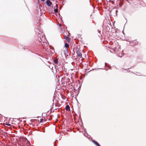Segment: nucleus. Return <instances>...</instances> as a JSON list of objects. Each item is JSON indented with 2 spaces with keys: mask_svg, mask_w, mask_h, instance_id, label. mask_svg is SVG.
Returning a JSON list of instances; mask_svg holds the SVG:
<instances>
[{
  "mask_svg": "<svg viewBox=\"0 0 146 146\" xmlns=\"http://www.w3.org/2000/svg\"><path fill=\"white\" fill-rule=\"evenodd\" d=\"M46 3L48 6H50L52 4V3L49 0H47Z\"/></svg>",
  "mask_w": 146,
  "mask_h": 146,
  "instance_id": "nucleus-1",
  "label": "nucleus"
},
{
  "mask_svg": "<svg viewBox=\"0 0 146 146\" xmlns=\"http://www.w3.org/2000/svg\"><path fill=\"white\" fill-rule=\"evenodd\" d=\"M77 53L78 56L80 58H81L82 57V55L81 53L79 51H77Z\"/></svg>",
  "mask_w": 146,
  "mask_h": 146,
  "instance_id": "nucleus-2",
  "label": "nucleus"
},
{
  "mask_svg": "<svg viewBox=\"0 0 146 146\" xmlns=\"http://www.w3.org/2000/svg\"><path fill=\"white\" fill-rule=\"evenodd\" d=\"M93 142L97 146H100L96 141H93Z\"/></svg>",
  "mask_w": 146,
  "mask_h": 146,
  "instance_id": "nucleus-3",
  "label": "nucleus"
},
{
  "mask_svg": "<svg viewBox=\"0 0 146 146\" xmlns=\"http://www.w3.org/2000/svg\"><path fill=\"white\" fill-rule=\"evenodd\" d=\"M66 109L67 110H69L70 109L69 106H67L66 107Z\"/></svg>",
  "mask_w": 146,
  "mask_h": 146,
  "instance_id": "nucleus-4",
  "label": "nucleus"
},
{
  "mask_svg": "<svg viewBox=\"0 0 146 146\" xmlns=\"http://www.w3.org/2000/svg\"><path fill=\"white\" fill-rule=\"evenodd\" d=\"M65 46L67 48L69 46V44L67 43H66L65 44Z\"/></svg>",
  "mask_w": 146,
  "mask_h": 146,
  "instance_id": "nucleus-5",
  "label": "nucleus"
},
{
  "mask_svg": "<svg viewBox=\"0 0 146 146\" xmlns=\"http://www.w3.org/2000/svg\"><path fill=\"white\" fill-rule=\"evenodd\" d=\"M116 30L115 29H114V31L112 33V34L113 33V34L115 35H116Z\"/></svg>",
  "mask_w": 146,
  "mask_h": 146,
  "instance_id": "nucleus-6",
  "label": "nucleus"
},
{
  "mask_svg": "<svg viewBox=\"0 0 146 146\" xmlns=\"http://www.w3.org/2000/svg\"><path fill=\"white\" fill-rule=\"evenodd\" d=\"M54 11L55 12L57 13L58 12V9H55L54 10Z\"/></svg>",
  "mask_w": 146,
  "mask_h": 146,
  "instance_id": "nucleus-7",
  "label": "nucleus"
},
{
  "mask_svg": "<svg viewBox=\"0 0 146 146\" xmlns=\"http://www.w3.org/2000/svg\"><path fill=\"white\" fill-rule=\"evenodd\" d=\"M43 121V119H40V121L41 122H42Z\"/></svg>",
  "mask_w": 146,
  "mask_h": 146,
  "instance_id": "nucleus-8",
  "label": "nucleus"
},
{
  "mask_svg": "<svg viewBox=\"0 0 146 146\" xmlns=\"http://www.w3.org/2000/svg\"><path fill=\"white\" fill-rule=\"evenodd\" d=\"M6 125L9 126H10L11 125V124H7Z\"/></svg>",
  "mask_w": 146,
  "mask_h": 146,
  "instance_id": "nucleus-9",
  "label": "nucleus"
},
{
  "mask_svg": "<svg viewBox=\"0 0 146 146\" xmlns=\"http://www.w3.org/2000/svg\"><path fill=\"white\" fill-rule=\"evenodd\" d=\"M56 7L57 8H58V5L57 4H56Z\"/></svg>",
  "mask_w": 146,
  "mask_h": 146,
  "instance_id": "nucleus-10",
  "label": "nucleus"
},
{
  "mask_svg": "<svg viewBox=\"0 0 146 146\" xmlns=\"http://www.w3.org/2000/svg\"><path fill=\"white\" fill-rule=\"evenodd\" d=\"M59 26H61V24H59Z\"/></svg>",
  "mask_w": 146,
  "mask_h": 146,
  "instance_id": "nucleus-11",
  "label": "nucleus"
},
{
  "mask_svg": "<svg viewBox=\"0 0 146 146\" xmlns=\"http://www.w3.org/2000/svg\"><path fill=\"white\" fill-rule=\"evenodd\" d=\"M42 1H44L45 0H41Z\"/></svg>",
  "mask_w": 146,
  "mask_h": 146,
  "instance_id": "nucleus-12",
  "label": "nucleus"
},
{
  "mask_svg": "<svg viewBox=\"0 0 146 146\" xmlns=\"http://www.w3.org/2000/svg\"><path fill=\"white\" fill-rule=\"evenodd\" d=\"M121 51H122V50H120V52H121Z\"/></svg>",
  "mask_w": 146,
  "mask_h": 146,
  "instance_id": "nucleus-13",
  "label": "nucleus"
}]
</instances>
